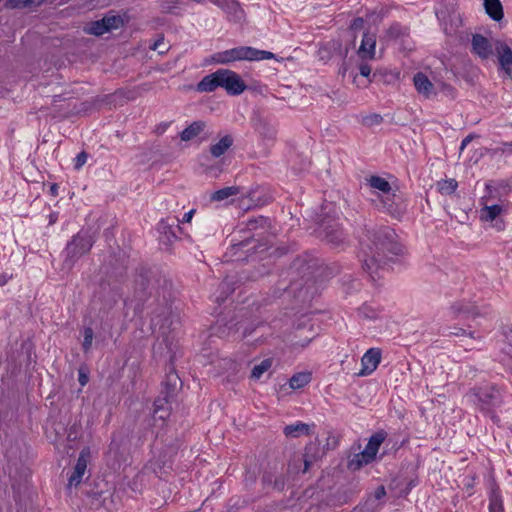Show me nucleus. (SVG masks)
I'll return each mask as SVG.
<instances>
[{"label": "nucleus", "instance_id": "obj_12", "mask_svg": "<svg viewBox=\"0 0 512 512\" xmlns=\"http://www.w3.org/2000/svg\"><path fill=\"white\" fill-rule=\"evenodd\" d=\"M157 230L159 232V240L164 245H171L174 241L178 239L175 221H172V218L167 217L165 219H161L157 224Z\"/></svg>", "mask_w": 512, "mask_h": 512}, {"label": "nucleus", "instance_id": "obj_36", "mask_svg": "<svg viewBox=\"0 0 512 512\" xmlns=\"http://www.w3.org/2000/svg\"><path fill=\"white\" fill-rule=\"evenodd\" d=\"M272 366L271 359H264L259 364L255 365L251 372V377L253 379H260V377L268 371Z\"/></svg>", "mask_w": 512, "mask_h": 512}, {"label": "nucleus", "instance_id": "obj_19", "mask_svg": "<svg viewBox=\"0 0 512 512\" xmlns=\"http://www.w3.org/2000/svg\"><path fill=\"white\" fill-rule=\"evenodd\" d=\"M498 59L505 73L512 77V49L505 43L497 47Z\"/></svg>", "mask_w": 512, "mask_h": 512}, {"label": "nucleus", "instance_id": "obj_30", "mask_svg": "<svg viewBox=\"0 0 512 512\" xmlns=\"http://www.w3.org/2000/svg\"><path fill=\"white\" fill-rule=\"evenodd\" d=\"M85 31L88 34L95 35V36H101V35L105 34L106 32H109L103 18L100 20L90 22L87 25V27L85 28Z\"/></svg>", "mask_w": 512, "mask_h": 512}, {"label": "nucleus", "instance_id": "obj_25", "mask_svg": "<svg viewBox=\"0 0 512 512\" xmlns=\"http://www.w3.org/2000/svg\"><path fill=\"white\" fill-rule=\"evenodd\" d=\"M310 428L308 424L296 422L285 426L283 432L287 437L297 438L301 435H309Z\"/></svg>", "mask_w": 512, "mask_h": 512}, {"label": "nucleus", "instance_id": "obj_47", "mask_svg": "<svg viewBox=\"0 0 512 512\" xmlns=\"http://www.w3.org/2000/svg\"><path fill=\"white\" fill-rule=\"evenodd\" d=\"M363 24H364V20L363 18L361 17H357L355 18L351 25H350V29L352 30H358V29H361L363 27Z\"/></svg>", "mask_w": 512, "mask_h": 512}, {"label": "nucleus", "instance_id": "obj_64", "mask_svg": "<svg viewBox=\"0 0 512 512\" xmlns=\"http://www.w3.org/2000/svg\"><path fill=\"white\" fill-rule=\"evenodd\" d=\"M489 512H504V509L489 510Z\"/></svg>", "mask_w": 512, "mask_h": 512}, {"label": "nucleus", "instance_id": "obj_29", "mask_svg": "<svg viewBox=\"0 0 512 512\" xmlns=\"http://www.w3.org/2000/svg\"><path fill=\"white\" fill-rule=\"evenodd\" d=\"M239 190L240 189L237 186L224 187L212 193L211 200L217 202L223 201L225 199H228L229 197L237 195L239 193Z\"/></svg>", "mask_w": 512, "mask_h": 512}, {"label": "nucleus", "instance_id": "obj_1", "mask_svg": "<svg viewBox=\"0 0 512 512\" xmlns=\"http://www.w3.org/2000/svg\"><path fill=\"white\" fill-rule=\"evenodd\" d=\"M362 244L363 269L375 280L379 270H384L387 261L402 252L396 241V233L390 227L367 230Z\"/></svg>", "mask_w": 512, "mask_h": 512}, {"label": "nucleus", "instance_id": "obj_28", "mask_svg": "<svg viewBox=\"0 0 512 512\" xmlns=\"http://www.w3.org/2000/svg\"><path fill=\"white\" fill-rule=\"evenodd\" d=\"M311 381L310 372H299L294 374L289 381V385L292 389H300L309 384Z\"/></svg>", "mask_w": 512, "mask_h": 512}, {"label": "nucleus", "instance_id": "obj_45", "mask_svg": "<svg viewBox=\"0 0 512 512\" xmlns=\"http://www.w3.org/2000/svg\"><path fill=\"white\" fill-rule=\"evenodd\" d=\"M274 477L275 475L272 473H265L262 477L263 484L273 488Z\"/></svg>", "mask_w": 512, "mask_h": 512}, {"label": "nucleus", "instance_id": "obj_14", "mask_svg": "<svg viewBox=\"0 0 512 512\" xmlns=\"http://www.w3.org/2000/svg\"><path fill=\"white\" fill-rule=\"evenodd\" d=\"M150 284V272L142 269L134 280L135 294L140 301H144L147 295L152 294Z\"/></svg>", "mask_w": 512, "mask_h": 512}, {"label": "nucleus", "instance_id": "obj_22", "mask_svg": "<svg viewBox=\"0 0 512 512\" xmlns=\"http://www.w3.org/2000/svg\"><path fill=\"white\" fill-rule=\"evenodd\" d=\"M233 143V137L231 135H225L217 143L210 146V153L213 157L218 158L224 155Z\"/></svg>", "mask_w": 512, "mask_h": 512}, {"label": "nucleus", "instance_id": "obj_58", "mask_svg": "<svg viewBox=\"0 0 512 512\" xmlns=\"http://www.w3.org/2000/svg\"><path fill=\"white\" fill-rule=\"evenodd\" d=\"M256 224H257V220H249V222H248L249 229L255 228Z\"/></svg>", "mask_w": 512, "mask_h": 512}, {"label": "nucleus", "instance_id": "obj_59", "mask_svg": "<svg viewBox=\"0 0 512 512\" xmlns=\"http://www.w3.org/2000/svg\"><path fill=\"white\" fill-rule=\"evenodd\" d=\"M311 341V339H307L305 340L304 342H301V343H295L294 345H298V346H301V347H305L309 344V342Z\"/></svg>", "mask_w": 512, "mask_h": 512}, {"label": "nucleus", "instance_id": "obj_8", "mask_svg": "<svg viewBox=\"0 0 512 512\" xmlns=\"http://www.w3.org/2000/svg\"><path fill=\"white\" fill-rule=\"evenodd\" d=\"M320 235L334 247H338L345 241V236L339 224L332 219H323L320 223Z\"/></svg>", "mask_w": 512, "mask_h": 512}, {"label": "nucleus", "instance_id": "obj_6", "mask_svg": "<svg viewBox=\"0 0 512 512\" xmlns=\"http://www.w3.org/2000/svg\"><path fill=\"white\" fill-rule=\"evenodd\" d=\"M382 210L395 219H401L407 212V202L400 192H390L380 197Z\"/></svg>", "mask_w": 512, "mask_h": 512}, {"label": "nucleus", "instance_id": "obj_50", "mask_svg": "<svg viewBox=\"0 0 512 512\" xmlns=\"http://www.w3.org/2000/svg\"><path fill=\"white\" fill-rule=\"evenodd\" d=\"M502 153L511 154L512 155V142H504L501 146Z\"/></svg>", "mask_w": 512, "mask_h": 512}, {"label": "nucleus", "instance_id": "obj_21", "mask_svg": "<svg viewBox=\"0 0 512 512\" xmlns=\"http://www.w3.org/2000/svg\"><path fill=\"white\" fill-rule=\"evenodd\" d=\"M220 87L218 71L211 73L202 78V80L197 84L198 92H212Z\"/></svg>", "mask_w": 512, "mask_h": 512}, {"label": "nucleus", "instance_id": "obj_52", "mask_svg": "<svg viewBox=\"0 0 512 512\" xmlns=\"http://www.w3.org/2000/svg\"><path fill=\"white\" fill-rule=\"evenodd\" d=\"M168 127H169V123H166V122L160 123L156 127V133L163 134L167 130Z\"/></svg>", "mask_w": 512, "mask_h": 512}, {"label": "nucleus", "instance_id": "obj_63", "mask_svg": "<svg viewBox=\"0 0 512 512\" xmlns=\"http://www.w3.org/2000/svg\"><path fill=\"white\" fill-rule=\"evenodd\" d=\"M334 47L341 48V44L339 42H333Z\"/></svg>", "mask_w": 512, "mask_h": 512}, {"label": "nucleus", "instance_id": "obj_43", "mask_svg": "<svg viewBox=\"0 0 512 512\" xmlns=\"http://www.w3.org/2000/svg\"><path fill=\"white\" fill-rule=\"evenodd\" d=\"M285 484H286V480L283 475H281V474L275 475L272 489L277 490V491H282L285 487Z\"/></svg>", "mask_w": 512, "mask_h": 512}, {"label": "nucleus", "instance_id": "obj_10", "mask_svg": "<svg viewBox=\"0 0 512 512\" xmlns=\"http://www.w3.org/2000/svg\"><path fill=\"white\" fill-rule=\"evenodd\" d=\"M253 127L264 142H273L277 136V128L268 118L257 116L253 119Z\"/></svg>", "mask_w": 512, "mask_h": 512}, {"label": "nucleus", "instance_id": "obj_49", "mask_svg": "<svg viewBox=\"0 0 512 512\" xmlns=\"http://www.w3.org/2000/svg\"><path fill=\"white\" fill-rule=\"evenodd\" d=\"M467 332L465 329H462V328H454V331L450 332L449 335H455V336H463V335H466ZM468 335L470 337H473V333L472 332H469Z\"/></svg>", "mask_w": 512, "mask_h": 512}, {"label": "nucleus", "instance_id": "obj_33", "mask_svg": "<svg viewBox=\"0 0 512 512\" xmlns=\"http://www.w3.org/2000/svg\"><path fill=\"white\" fill-rule=\"evenodd\" d=\"M318 447L315 444L307 445L305 448V453L303 455V461H304V470L303 472H307L309 467L312 465V463L316 459V452H318Z\"/></svg>", "mask_w": 512, "mask_h": 512}, {"label": "nucleus", "instance_id": "obj_57", "mask_svg": "<svg viewBox=\"0 0 512 512\" xmlns=\"http://www.w3.org/2000/svg\"><path fill=\"white\" fill-rule=\"evenodd\" d=\"M260 512H278V511H277V508L274 506H267V507H264L262 510H260Z\"/></svg>", "mask_w": 512, "mask_h": 512}, {"label": "nucleus", "instance_id": "obj_61", "mask_svg": "<svg viewBox=\"0 0 512 512\" xmlns=\"http://www.w3.org/2000/svg\"><path fill=\"white\" fill-rule=\"evenodd\" d=\"M474 486L473 482H469L466 484L467 489H472Z\"/></svg>", "mask_w": 512, "mask_h": 512}, {"label": "nucleus", "instance_id": "obj_46", "mask_svg": "<svg viewBox=\"0 0 512 512\" xmlns=\"http://www.w3.org/2000/svg\"><path fill=\"white\" fill-rule=\"evenodd\" d=\"M163 37L157 39L154 44L150 47L152 50L158 51L160 54H164L166 50L162 49V45L164 44Z\"/></svg>", "mask_w": 512, "mask_h": 512}, {"label": "nucleus", "instance_id": "obj_13", "mask_svg": "<svg viewBox=\"0 0 512 512\" xmlns=\"http://www.w3.org/2000/svg\"><path fill=\"white\" fill-rule=\"evenodd\" d=\"M381 360V351L378 348H370L368 349L362 359L361 365L362 369L360 370V376L370 375L372 372L376 370Z\"/></svg>", "mask_w": 512, "mask_h": 512}, {"label": "nucleus", "instance_id": "obj_37", "mask_svg": "<svg viewBox=\"0 0 512 512\" xmlns=\"http://www.w3.org/2000/svg\"><path fill=\"white\" fill-rule=\"evenodd\" d=\"M502 212V206L500 205H491L486 206L483 209L482 212V218H484L487 221H493L495 220Z\"/></svg>", "mask_w": 512, "mask_h": 512}, {"label": "nucleus", "instance_id": "obj_34", "mask_svg": "<svg viewBox=\"0 0 512 512\" xmlns=\"http://www.w3.org/2000/svg\"><path fill=\"white\" fill-rule=\"evenodd\" d=\"M409 34V29L405 26L400 25L399 23L392 24L388 31L387 36L391 39H402Z\"/></svg>", "mask_w": 512, "mask_h": 512}, {"label": "nucleus", "instance_id": "obj_9", "mask_svg": "<svg viewBox=\"0 0 512 512\" xmlns=\"http://www.w3.org/2000/svg\"><path fill=\"white\" fill-rule=\"evenodd\" d=\"M449 314L452 319L463 318V319H474L480 316L479 309L475 304L466 300L455 301L449 307Z\"/></svg>", "mask_w": 512, "mask_h": 512}, {"label": "nucleus", "instance_id": "obj_32", "mask_svg": "<svg viewBox=\"0 0 512 512\" xmlns=\"http://www.w3.org/2000/svg\"><path fill=\"white\" fill-rule=\"evenodd\" d=\"M359 315L368 320H376L380 318L381 311L372 305L364 304L359 308Z\"/></svg>", "mask_w": 512, "mask_h": 512}, {"label": "nucleus", "instance_id": "obj_17", "mask_svg": "<svg viewBox=\"0 0 512 512\" xmlns=\"http://www.w3.org/2000/svg\"><path fill=\"white\" fill-rule=\"evenodd\" d=\"M376 47L375 33L365 32L362 37L361 45L357 51L361 59H374Z\"/></svg>", "mask_w": 512, "mask_h": 512}, {"label": "nucleus", "instance_id": "obj_23", "mask_svg": "<svg viewBox=\"0 0 512 512\" xmlns=\"http://www.w3.org/2000/svg\"><path fill=\"white\" fill-rule=\"evenodd\" d=\"M484 8L488 16L494 21L503 19V6L500 0H484Z\"/></svg>", "mask_w": 512, "mask_h": 512}, {"label": "nucleus", "instance_id": "obj_53", "mask_svg": "<svg viewBox=\"0 0 512 512\" xmlns=\"http://www.w3.org/2000/svg\"><path fill=\"white\" fill-rule=\"evenodd\" d=\"M385 495H386V491H385V488L383 486H380V487H378L376 489V491H375V498L376 499H381Z\"/></svg>", "mask_w": 512, "mask_h": 512}, {"label": "nucleus", "instance_id": "obj_2", "mask_svg": "<svg viewBox=\"0 0 512 512\" xmlns=\"http://www.w3.org/2000/svg\"><path fill=\"white\" fill-rule=\"evenodd\" d=\"M465 399L481 413L489 416L493 422L497 423L499 421L495 409L502 404V396L494 385L488 384L471 388L465 394Z\"/></svg>", "mask_w": 512, "mask_h": 512}, {"label": "nucleus", "instance_id": "obj_38", "mask_svg": "<svg viewBox=\"0 0 512 512\" xmlns=\"http://www.w3.org/2000/svg\"><path fill=\"white\" fill-rule=\"evenodd\" d=\"M108 31L118 29L123 25V19L120 16L112 15L103 17Z\"/></svg>", "mask_w": 512, "mask_h": 512}, {"label": "nucleus", "instance_id": "obj_39", "mask_svg": "<svg viewBox=\"0 0 512 512\" xmlns=\"http://www.w3.org/2000/svg\"><path fill=\"white\" fill-rule=\"evenodd\" d=\"M382 122H383V117L380 114H376V113L364 116L361 120V123L366 127L380 125Z\"/></svg>", "mask_w": 512, "mask_h": 512}, {"label": "nucleus", "instance_id": "obj_27", "mask_svg": "<svg viewBox=\"0 0 512 512\" xmlns=\"http://www.w3.org/2000/svg\"><path fill=\"white\" fill-rule=\"evenodd\" d=\"M367 181L368 185L371 188L382 192L384 195H387L388 193L391 192L390 183L380 176L373 175L369 179H367Z\"/></svg>", "mask_w": 512, "mask_h": 512}, {"label": "nucleus", "instance_id": "obj_5", "mask_svg": "<svg viewBox=\"0 0 512 512\" xmlns=\"http://www.w3.org/2000/svg\"><path fill=\"white\" fill-rule=\"evenodd\" d=\"M178 379L175 373H169L167 375V381L165 382V391L162 392L164 394L163 397H158L154 401V410H153V419L154 421L160 420L164 423V421L170 415V408L168 406L169 399L171 397L172 391L176 385V380Z\"/></svg>", "mask_w": 512, "mask_h": 512}, {"label": "nucleus", "instance_id": "obj_4", "mask_svg": "<svg viewBox=\"0 0 512 512\" xmlns=\"http://www.w3.org/2000/svg\"><path fill=\"white\" fill-rule=\"evenodd\" d=\"M95 243V236L90 230H80L65 247L66 259L74 263L87 254Z\"/></svg>", "mask_w": 512, "mask_h": 512}, {"label": "nucleus", "instance_id": "obj_20", "mask_svg": "<svg viewBox=\"0 0 512 512\" xmlns=\"http://www.w3.org/2000/svg\"><path fill=\"white\" fill-rule=\"evenodd\" d=\"M212 3L220 7L234 19L240 20L242 18L243 10L236 0H212Z\"/></svg>", "mask_w": 512, "mask_h": 512}, {"label": "nucleus", "instance_id": "obj_56", "mask_svg": "<svg viewBox=\"0 0 512 512\" xmlns=\"http://www.w3.org/2000/svg\"><path fill=\"white\" fill-rule=\"evenodd\" d=\"M87 381H88L87 376H86V375H84V374H82V373H80V374H79V382H80V384H81L82 386H84V385H86Z\"/></svg>", "mask_w": 512, "mask_h": 512}, {"label": "nucleus", "instance_id": "obj_3", "mask_svg": "<svg viewBox=\"0 0 512 512\" xmlns=\"http://www.w3.org/2000/svg\"><path fill=\"white\" fill-rule=\"evenodd\" d=\"M273 58H275V55L270 51L259 50L250 46H239L212 54L209 62L228 65L235 61H260Z\"/></svg>", "mask_w": 512, "mask_h": 512}, {"label": "nucleus", "instance_id": "obj_7", "mask_svg": "<svg viewBox=\"0 0 512 512\" xmlns=\"http://www.w3.org/2000/svg\"><path fill=\"white\" fill-rule=\"evenodd\" d=\"M217 71L220 87L224 88L228 94L240 95L246 90L245 82L235 71L229 69H219Z\"/></svg>", "mask_w": 512, "mask_h": 512}, {"label": "nucleus", "instance_id": "obj_48", "mask_svg": "<svg viewBox=\"0 0 512 512\" xmlns=\"http://www.w3.org/2000/svg\"><path fill=\"white\" fill-rule=\"evenodd\" d=\"M359 72L363 77H369L371 74V67L366 63H362L359 66Z\"/></svg>", "mask_w": 512, "mask_h": 512}, {"label": "nucleus", "instance_id": "obj_44", "mask_svg": "<svg viewBox=\"0 0 512 512\" xmlns=\"http://www.w3.org/2000/svg\"><path fill=\"white\" fill-rule=\"evenodd\" d=\"M87 158H88V155L86 152L82 151L80 152L76 158H75V164H74V167L75 169H80L87 161Z\"/></svg>", "mask_w": 512, "mask_h": 512}, {"label": "nucleus", "instance_id": "obj_41", "mask_svg": "<svg viewBox=\"0 0 512 512\" xmlns=\"http://www.w3.org/2000/svg\"><path fill=\"white\" fill-rule=\"evenodd\" d=\"M195 213V209H191L187 213L183 215V218L181 220L177 218H173L172 221H175L176 229L182 233V228L180 227V223H189L192 220V217Z\"/></svg>", "mask_w": 512, "mask_h": 512}, {"label": "nucleus", "instance_id": "obj_16", "mask_svg": "<svg viewBox=\"0 0 512 512\" xmlns=\"http://www.w3.org/2000/svg\"><path fill=\"white\" fill-rule=\"evenodd\" d=\"M413 83L416 91L426 99L436 95L435 87L426 74L418 72L413 77Z\"/></svg>", "mask_w": 512, "mask_h": 512}, {"label": "nucleus", "instance_id": "obj_60", "mask_svg": "<svg viewBox=\"0 0 512 512\" xmlns=\"http://www.w3.org/2000/svg\"><path fill=\"white\" fill-rule=\"evenodd\" d=\"M50 190H51V193H52L53 195H56V193H57V186H56V185H52V186H51V188H50Z\"/></svg>", "mask_w": 512, "mask_h": 512}, {"label": "nucleus", "instance_id": "obj_42", "mask_svg": "<svg viewBox=\"0 0 512 512\" xmlns=\"http://www.w3.org/2000/svg\"><path fill=\"white\" fill-rule=\"evenodd\" d=\"M5 7L8 9H21L29 7L27 0H6Z\"/></svg>", "mask_w": 512, "mask_h": 512}, {"label": "nucleus", "instance_id": "obj_51", "mask_svg": "<svg viewBox=\"0 0 512 512\" xmlns=\"http://www.w3.org/2000/svg\"><path fill=\"white\" fill-rule=\"evenodd\" d=\"M473 137L474 136L472 134H469L462 140L460 145V152H462L464 148L472 141Z\"/></svg>", "mask_w": 512, "mask_h": 512}, {"label": "nucleus", "instance_id": "obj_26", "mask_svg": "<svg viewBox=\"0 0 512 512\" xmlns=\"http://www.w3.org/2000/svg\"><path fill=\"white\" fill-rule=\"evenodd\" d=\"M489 510L504 509L503 498L500 488L497 485L491 487L489 493Z\"/></svg>", "mask_w": 512, "mask_h": 512}, {"label": "nucleus", "instance_id": "obj_54", "mask_svg": "<svg viewBox=\"0 0 512 512\" xmlns=\"http://www.w3.org/2000/svg\"><path fill=\"white\" fill-rule=\"evenodd\" d=\"M58 220V213L54 212L49 215V224L52 225Z\"/></svg>", "mask_w": 512, "mask_h": 512}, {"label": "nucleus", "instance_id": "obj_11", "mask_svg": "<svg viewBox=\"0 0 512 512\" xmlns=\"http://www.w3.org/2000/svg\"><path fill=\"white\" fill-rule=\"evenodd\" d=\"M90 459V449L88 447L83 448L80 451L73 473L70 475L68 480L69 486H78L86 472L87 465Z\"/></svg>", "mask_w": 512, "mask_h": 512}, {"label": "nucleus", "instance_id": "obj_35", "mask_svg": "<svg viewBox=\"0 0 512 512\" xmlns=\"http://www.w3.org/2000/svg\"><path fill=\"white\" fill-rule=\"evenodd\" d=\"M458 187L455 179L442 180L437 183V189L442 195H451Z\"/></svg>", "mask_w": 512, "mask_h": 512}, {"label": "nucleus", "instance_id": "obj_62", "mask_svg": "<svg viewBox=\"0 0 512 512\" xmlns=\"http://www.w3.org/2000/svg\"><path fill=\"white\" fill-rule=\"evenodd\" d=\"M6 283V279L3 277H0V285H4Z\"/></svg>", "mask_w": 512, "mask_h": 512}, {"label": "nucleus", "instance_id": "obj_24", "mask_svg": "<svg viewBox=\"0 0 512 512\" xmlns=\"http://www.w3.org/2000/svg\"><path fill=\"white\" fill-rule=\"evenodd\" d=\"M206 127L203 121H194L188 127H186L181 133L180 138L182 141H190L196 138Z\"/></svg>", "mask_w": 512, "mask_h": 512}, {"label": "nucleus", "instance_id": "obj_15", "mask_svg": "<svg viewBox=\"0 0 512 512\" xmlns=\"http://www.w3.org/2000/svg\"><path fill=\"white\" fill-rule=\"evenodd\" d=\"M472 52L481 59H488L493 54L490 41L481 34H473L471 40Z\"/></svg>", "mask_w": 512, "mask_h": 512}, {"label": "nucleus", "instance_id": "obj_55", "mask_svg": "<svg viewBox=\"0 0 512 512\" xmlns=\"http://www.w3.org/2000/svg\"><path fill=\"white\" fill-rule=\"evenodd\" d=\"M28 1V5L29 7H32V6H39L40 4H42L45 0H27Z\"/></svg>", "mask_w": 512, "mask_h": 512}, {"label": "nucleus", "instance_id": "obj_18", "mask_svg": "<svg viewBox=\"0 0 512 512\" xmlns=\"http://www.w3.org/2000/svg\"><path fill=\"white\" fill-rule=\"evenodd\" d=\"M386 432L379 431L374 433L370 438L363 450V455L368 458V461H374L379 450V447L386 439Z\"/></svg>", "mask_w": 512, "mask_h": 512}, {"label": "nucleus", "instance_id": "obj_40", "mask_svg": "<svg viewBox=\"0 0 512 512\" xmlns=\"http://www.w3.org/2000/svg\"><path fill=\"white\" fill-rule=\"evenodd\" d=\"M94 337V331L91 327H86L84 329V340L82 343V347L84 352H88L92 346V341Z\"/></svg>", "mask_w": 512, "mask_h": 512}, {"label": "nucleus", "instance_id": "obj_31", "mask_svg": "<svg viewBox=\"0 0 512 512\" xmlns=\"http://www.w3.org/2000/svg\"><path fill=\"white\" fill-rule=\"evenodd\" d=\"M372 461H368V458L363 455V451L357 454H354L349 460L347 467L352 470L356 471L359 470L363 465H367L371 463Z\"/></svg>", "mask_w": 512, "mask_h": 512}]
</instances>
